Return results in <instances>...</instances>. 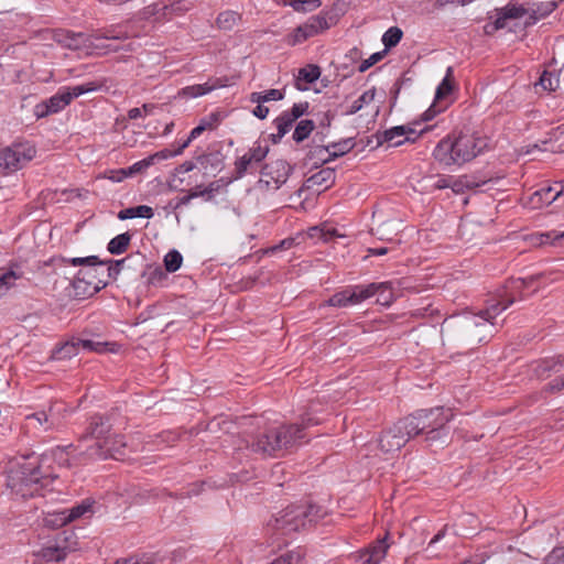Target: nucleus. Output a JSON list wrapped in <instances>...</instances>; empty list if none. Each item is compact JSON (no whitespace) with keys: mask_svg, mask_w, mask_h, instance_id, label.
<instances>
[{"mask_svg":"<svg viewBox=\"0 0 564 564\" xmlns=\"http://www.w3.org/2000/svg\"><path fill=\"white\" fill-rule=\"evenodd\" d=\"M200 121H205L206 130H212L218 122V116L216 113H212L208 118H204Z\"/></svg>","mask_w":564,"mask_h":564,"instance_id":"338daca9","label":"nucleus"},{"mask_svg":"<svg viewBox=\"0 0 564 564\" xmlns=\"http://www.w3.org/2000/svg\"><path fill=\"white\" fill-rule=\"evenodd\" d=\"M386 54V51H382V52H377V53H373L372 55H370L367 59H364L359 66H358V70L360 73H365L366 70H368L371 66H373L375 64H377L378 62H380L383 56Z\"/></svg>","mask_w":564,"mask_h":564,"instance_id":"13d9d810","label":"nucleus"},{"mask_svg":"<svg viewBox=\"0 0 564 564\" xmlns=\"http://www.w3.org/2000/svg\"><path fill=\"white\" fill-rule=\"evenodd\" d=\"M317 508L314 506H291L288 507L283 514L275 520L276 529L283 533L296 532L304 529L317 518Z\"/></svg>","mask_w":564,"mask_h":564,"instance_id":"9d476101","label":"nucleus"},{"mask_svg":"<svg viewBox=\"0 0 564 564\" xmlns=\"http://www.w3.org/2000/svg\"><path fill=\"white\" fill-rule=\"evenodd\" d=\"M308 235L311 238H316L324 242H327L335 237H343L341 235L338 234L336 228L329 227L326 224L312 227L308 231Z\"/></svg>","mask_w":564,"mask_h":564,"instance_id":"72a5a7b5","label":"nucleus"},{"mask_svg":"<svg viewBox=\"0 0 564 564\" xmlns=\"http://www.w3.org/2000/svg\"><path fill=\"white\" fill-rule=\"evenodd\" d=\"M412 438L404 417L384 430L379 440L378 446L384 454L399 452Z\"/></svg>","mask_w":564,"mask_h":564,"instance_id":"ddd939ff","label":"nucleus"},{"mask_svg":"<svg viewBox=\"0 0 564 564\" xmlns=\"http://www.w3.org/2000/svg\"><path fill=\"white\" fill-rule=\"evenodd\" d=\"M294 121L282 112L278 118L274 119V126L278 130L275 134H271L273 143L280 142V140L290 131Z\"/></svg>","mask_w":564,"mask_h":564,"instance_id":"2f4dec72","label":"nucleus"},{"mask_svg":"<svg viewBox=\"0 0 564 564\" xmlns=\"http://www.w3.org/2000/svg\"><path fill=\"white\" fill-rule=\"evenodd\" d=\"M205 130H206L205 121H200V123L191 131L188 138L178 147V149L176 150V153H182L183 150L185 148H187L189 145V143L194 139L199 137Z\"/></svg>","mask_w":564,"mask_h":564,"instance_id":"6e6d98bb","label":"nucleus"},{"mask_svg":"<svg viewBox=\"0 0 564 564\" xmlns=\"http://www.w3.org/2000/svg\"><path fill=\"white\" fill-rule=\"evenodd\" d=\"M336 178L335 170L332 167L322 169L307 178L308 187H322L323 189L329 188Z\"/></svg>","mask_w":564,"mask_h":564,"instance_id":"393cba45","label":"nucleus"},{"mask_svg":"<svg viewBox=\"0 0 564 564\" xmlns=\"http://www.w3.org/2000/svg\"><path fill=\"white\" fill-rule=\"evenodd\" d=\"M326 147L329 148V154L327 155V158H321L322 163H329L335 159L345 155L346 153L352 150L355 143L352 142L351 139H346L339 142L330 143Z\"/></svg>","mask_w":564,"mask_h":564,"instance_id":"bb28decb","label":"nucleus"},{"mask_svg":"<svg viewBox=\"0 0 564 564\" xmlns=\"http://www.w3.org/2000/svg\"><path fill=\"white\" fill-rule=\"evenodd\" d=\"M528 13L529 8H525L523 4L510 2L498 11L494 28L495 30L503 29L506 28V21L508 19H520Z\"/></svg>","mask_w":564,"mask_h":564,"instance_id":"5701e85b","label":"nucleus"},{"mask_svg":"<svg viewBox=\"0 0 564 564\" xmlns=\"http://www.w3.org/2000/svg\"><path fill=\"white\" fill-rule=\"evenodd\" d=\"M198 197V193L196 191H189V193L183 197H180L174 206L175 209H178L181 208L182 206H185L187 204H189V202L193 199V198H196Z\"/></svg>","mask_w":564,"mask_h":564,"instance_id":"e2e57ef3","label":"nucleus"},{"mask_svg":"<svg viewBox=\"0 0 564 564\" xmlns=\"http://www.w3.org/2000/svg\"><path fill=\"white\" fill-rule=\"evenodd\" d=\"M453 89V68L448 67L445 77L436 89L434 102L423 115V119L425 121L431 120L436 113L443 111L447 107L448 104L444 101L452 94Z\"/></svg>","mask_w":564,"mask_h":564,"instance_id":"2eb2a0df","label":"nucleus"},{"mask_svg":"<svg viewBox=\"0 0 564 564\" xmlns=\"http://www.w3.org/2000/svg\"><path fill=\"white\" fill-rule=\"evenodd\" d=\"M178 153H176V151H170L167 149H164V150H161L152 155H149L150 158H153V163L156 161V160H166L169 158H172L174 155H177Z\"/></svg>","mask_w":564,"mask_h":564,"instance_id":"0e129e2a","label":"nucleus"},{"mask_svg":"<svg viewBox=\"0 0 564 564\" xmlns=\"http://www.w3.org/2000/svg\"><path fill=\"white\" fill-rule=\"evenodd\" d=\"M535 281L534 276H529L525 279L522 278H511L507 280L503 286L497 290L496 297L488 301L487 306L485 308V314L494 313L501 314L506 311L510 305H512L518 300H523V291L529 288Z\"/></svg>","mask_w":564,"mask_h":564,"instance_id":"6e6552de","label":"nucleus"},{"mask_svg":"<svg viewBox=\"0 0 564 564\" xmlns=\"http://www.w3.org/2000/svg\"><path fill=\"white\" fill-rule=\"evenodd\" d=\"M14 268H18V264H11L10 269L0 275V295L6 294L15 285V281L22 278V271L15 270Z\"/></svg>","mask_w":564,"mask_h":564,"instance_id":"c756f323","label":"nucleus"},{"mask_svg":"<svg viewBox=\"0 0 564 564\" xmlns=\"http://www.w3.org/2000/svg\"><path fill=\"white\" fill-rule=\"evenodd\" d=\"M415 130L408 126H395L392 127L382 133L378 134V142L380 144L388 142L393 147H399L403 144L405 141L414 142L416 137L412 138L411 134H414Z\"/></svg>","mask_w":564,"mask_h":564,"instance_id":"f3484780","label":"nucleus"},{"mask_svg":"<svg viewBox=\"0 0 564 564\" xmlns=\"http://www.w3.org/2000/svg\"><path fill=\"white\" fill-rule=\"evenodd\" d=\"M73 549L67 545V538H64L62 541H56L53 545L43 546L37 553L36 556L43 562H61L64 561L67 554Z\"/></svg>","mask_w":564,"mask_h":564,"instance_id":"6ab92c4d","label":"nucleus"},{"mask_svg":"<svg viewBox=\"0 0 564 564\" xmlns=\"http://www.w3.org/2000/svg\"><path fill=\"white\" fill-rule=\"evenodd\" d=\"M552 186L543 187L532 193L528 199V205L533 209H539L544 206H549L554 203L560 196L564 195V181L561 182V189L557 191L553 196Z\"/></svg>","mask_w":564,"mask_h":564,"instance_id":"aec40b11","label":"nucleus"},{"mask_svg":"<svg viewBox=\"0 0 564 564\" xmlns=\"http://www.w3.org/2000/svg\"><path fill=\"white\" fill-rule=\"evenodd\" d=\"M77 345H80V349L95 351V352H104L107 350V346L109 343L96 341L93 339H80L79 341H75Z\"/></svg>","mask_w":564,"mask_h":564,"instance_id":"09e8293b","label":"nucleus"},{"mask_svg":"<svg viewBox=\"0 0 564 564\" xmlns=\"http://www.w3.org/2000/svg\"><path fill=\"white\" fill-rule=\"evenodd\" d=\"M446 532H447V525H444L433 538L432 540L430 541L427 547H431L432 545H434L435 543H437L438 541H441L445 535H446Z\"/></svg>","mask_w":564,"mask_h":564,"instance_id":"774afa93","label":"nucleus"},{"mask_svg":"<svg viewBox=\"0 0 564 564\" xmlns=\"http://www.w3.org/2000/svg\"><path fill=\"white\" fill-rule=\"evenodd\" d=\"M314 128H315V123L313 120H310V119L301 120L296 124L295 130L293 132V140L296 143L303 142L305 139H307L310 137V134L312 133Z\"/></svg>","mask_w":564,"mask_h":564,"instance_id":"e433bc0d","label":"nucleus"},{"mask_svg":"<svg viewBox=\"0 0 564 564\" xmlns=\"http://www.w3.org/2000/svg\"><path fill=\"white\" fill-rule=\"evenodd\" d=\"M376 96V88L365 91L358 99H356L346 111L347 115H354L361 110L366 105H369L373 101Z\"/></svg>","mask_w":564,"mask_h":564,"instance_id":"a19ab883","label":"nucleus"},{"mask_svg":"<svg viewBox=\"0 0 564 564\" xmlns=\"http://www.w3.org/2000/svg\"><path fill=\"white\" fill-rule=\"evenodd\" d=\"M124 261H126V259L104 261L105 262L104 265L109 264V267L107 269L108 276L116 278L120 273L121 265L124 263Z\"/></svg>","mask_w":564,"mask_h":564,"instance_id":"052dcab7","label":"nucleus"},{"mask_svg":"<svg viewBox=\"0 0 564 564\" xmlns=\"http://www.w3.org/2000/svg\"><path fill=\"white\" fill-rule=\"evenodd\" d=\"M240 20L241 15L238 12L228 10L218 14L216 23L219 29L230 31Z\"/></svg>","mask_w":564,"mask_h":564,"instance_id":"f704fd0d","label":"nucleus"},{"mask_svg":"<svg viewBox=\"0 0 564 564\" xmlns=\"http://www.w3.org/2000/svg\"><path fill=\"white\" fill-rule=\"evenodd\" d=\"M291 170L284 160L269 162L261 170L260 183L268 189H278L288 181Z\"/></svg>","mask_w":564,"mask_h":564,"instance_id":"4468645a","label":"nucleus"},{"mask_svg":"<svg viewBox=\"0 0 564 564\" xmlns=\"http://www.w3.org/2000/svg\"><path fill=\"white\" fill-rule=\"evenodd\" d=\"M228 79L227 78H214L209 79L205 84H196L186 86L181 90V95L188 97V98H196L199 96H204L216 88L225 87L227 86Z\"/></svg>","mask_w":564,"mask_h":564,"instance_id":"4be33fe9","label":"nucleus"},{"mask_svg":"<svg viewBox=\"0 0 564 564\" xmlns=\"http://www.w3.org/2000/svg\"><path fill=\"white\" fill-rule=\"evenodd\" d=\"M564 371V356H555L539 360L533 366V373L536 378L545 380L552 375L556 377Z\"/></svg>","mask_w":564,"mask_h":564,"instance_id":"a211bd4d","label":"nucleus"},{"mask_svg":"<svg viewBox=\"0 0 564 564\" xmlns=\"http://www.w3.org/2000/svg\"><path fill=\"white\" fill-rule=\"evenodd\" d=\"M311 37L312 36L308 35V32L306 31L305 26L303 24H300L285 36L284 41L288 45L295 46L304 43Z\"/></svg>","mask_w":564,"mask_h":564,"instance_id":"ea45409f","label":"nucleus"},{"mask_svg":"<svg viewBox=\"0 0 564 564\" xmlns=\"http://www.w3.org/2000/svg\"><path fill=\"white\" fill-rule=\"evenodd\" d=\"M183 262V257L177 250L169 251L164 257V268L167 272L177 271Z\"/></svg>","mask_w":564,"mask_h":564,"instance_id":"a18cd8bd","label":"nucleus"},{"mask_svg":"<svg viewBox=\"0 0 564 564\" xmlns=\"http://www.w3.org/2000/svg\"><path fill=\"white\" fill-rule=\"evenodd\" d=\"M306 31L308 32V35L312 37L327 31L330 28V23L328 21V14L327 13H319L316 15L310 17L306 22L303 23Z\"/></svg>","mask_w":564,"mask_h":564,"instance_id":"a878e982","label":"nucleus"},{"mask_svg":"<svg viewBox=\"0 0 564 564\" xmlns=\"http://www.w3.org/2000/svg\"><path fill=\"white\" fill-rule=\"evenodd\" d=\"M403 36V32L398 26H391L382 35V43L384 45V51H388L401 41Z\"/></svg>","mask_w":564,"mask_h":564,"instance_id":"79ce46f5","label":"nucleus"},{"mask_svg":"<svg viewBox=\"0 0 564 564\" xmlns=\"http://www.w3.org/2000/svg\"><path fill=\"white\" fill-rule=\"evenodd\" d=\"M269 153L268 145L256 142L250 150L235 162L236 177H242L252 163H260Z\"/></svg>","mask_w":564,"mask_h":564,"instance_id":"dca6fc26","label":"nucleus"},{"mask_svg":"<svg viewBox=\"0 0 564 564\" xmlns=\"http://www.w3.org/2000/svg\"><path fill=\"white\" fill-rule=\"evenodd\" d=\"M488 147V140L476 133L459 131L442 139L433 151L434 159L445 165H462L474 160Z\"/></svg>","mask_w":564,"mask_h":564,"instance_id":"f03ea898","label":"nucleus"},{"mask_svg":"<svg viewBox=\"0 0 564 564\" xmlns=\"http://www.w3.org/2000/svg\"><path fill=\"white\" fill-rule=\"evenodd\" d=\"M98 275L97 267L79 270L72 283L73 296L76 300H85L104 289L107 282Z\"/></svg>","mask_w":564,"mask_h":564,"instance_id":"9b49d317","label":"nucleus"},{"mask_svg":"<svg viewBox=\"0 0 564 564\" xmlns=\"http://www.w3.org/2000/svg\"><path fill=\"white\" fill-rule=\"evenodd\" d=\"M153 215H154V212H153L152 207L147 206V205H138L134 207L121 209L118 213V218L120 220H126V219L135 218V217H142V218L150 219L153 217Z\"/></svg>","mask_w":564,"mask_h":564,"instance_id":"c85d7f7f","label":"nucleus"},{"mask_svg":"<svg viewBox=\"0 0 564 564\" xmlns=\"http://www.w3.org/2000/svg\"><path fill=\"white\" fill-rule=\"evenodd\" d=\"M381 285L367 284V285H352L335 293L327 301L328 306L347 307L349 305L359 304L372 296Z\"/></svg>","mask_w":564,"mask_h":564,"instance_id":"f8f14e48","label":"nucleus"},{"mask_svg":"<svg viewBox=\"0 0 564 564\" xmlns=\"http://www.w3.org/2000/svg\"><path fill=\"white\" fill-rule=\"evenodd\" d=\"M284 98V94L279 89H269L263 93H252L250 95V101L253 104H263L267 101H279Z\"/></svg>","mask_w":564,"mask_h":564,"instance_id":"58836bf2","label":"nucleus"},{"mask_svg":"<svg viewBox=\"0 0 564 564\" xmlns=\"http://www.w3.org/2000/svg\"><path fill=\"white\" fill-rule=\"evenodd\" d=\"M94 440V444L88 445L83 453L88 459H122L126 455L127 444L124 437L111 433V425L100 415L90 417L89 425L82 440Z\"/></svg>","mask_w":564,"mask_h":564,"instance_id":"7ed1b4c3","label":"nucleus"},{"mask_svg":"<svg viewBox=\"0 0 564 564\" xmlns=\"http://www.w3.org/2000/svg\"><path fill=\"white\" fill-rule=\"evenodd\" d=\"M283 6L293 8L296 12H312L322 6L321 0H283Z\"/></svg>","mask_w":564,"mask_h":564,"instance_id":"c9c22d12","label":"nucleus"},{"mask_svg":"<svg viewBox=\"0 0 564 564\" xmlns=\"http://www.w3.org/2000/svg\"><path fill=\"white\" fill-rule=\"evenodd\" d=\"M452 414L444 408L420 410L414 414L404 417L411 436L425 434L427 441H436L444 433L446 424L451 421Z\"/></svg>","mask_w":564,"mask_h":564,"instance_id":"39448f33","label":"nucleus"},{"mask_svg":"<svg viewBox=\"0 0 564 564\" xmlns=\"http://www.w3.org/2000/svg\"><path fill=\"white\" fill-rule=\"evenodd\" d=\"M388 547L386 538L377 540L359 552V558L364 564H379L384 558Z\"/></svg>","mask_w":564,"mask_h":564,"instance_id":"412c9836","label":"nucleus"},{"mask_svg":"<svg viewBox=\"0 0 564 564\" xmlns=\"http://www.w3.org/2000/svg\"><path fill=\"white\" fill-rule=\"evenodd\" d=\"M329 154V148L323 144H315L311 147L306 154V159L314 164H323L321 158H327Z\"/></svg>","mask_w":564,"mask_h":564,"instance_id":"49530a36","label":"nucleus"},{"mask_svg":"<svg viewBox=\"0 0 564 564\" xmlns=\"http://www.w3.org/2000/svg\"><path fill=\"white\" fill-rule=\"evenodd\" d=\"M484 184H486V181L477 182L471 176H463L458 181H456L452 187H453L454 192H460V191H463V188L471 189V188L479 187Z\"/></svg>","mask_w":564,"mask_h":564,"instance_id":"8fccbe9b","label":"nucleus"},{"mask_svg":"<svg viewBox=\"0 0 564 564\" xmlns=\"http://www.w3.org/2000/svg\"><path fill=\"white\" fill-rule=\"evenodd\" d=\"M321 76V68L317 65H306L305 67L300 68L297 75V82L303 80L306 84H313Z\"/></svg>","mask_w":564,"mask_h":564,"instance_id":"37998d69","label":"nucleus"},{"mask_svg":"<svg viewBox=\"0 0 564 564\" xmlns=\"http://www.w3.org/2000/svg\"><path fill=\"white\" fill-rule=\"evenodd\" d=\"M494 311L487 315L485 308L478 314L464 316L457 321H445L446 328L454 332L466 344L476 345L488 340L495 329L494 319L498 316Z\"/></svg>","mask_w":564,"mask_h":564,"instance_id":"20e7f679","label":"nucleus"},{"mask_svg":"<svg viewBox=\"0 0 564 564\" xmlns=\"http://www.w3.org/2000/svg\"><path fill=\"white\" fill-rule=\"evenodd\" d=\"M376 285H381L376 292L375 295L378 294L379 299L378 302L384 305H389L393 301V294L391 291V286L389 282H379L375 283Z\"/></svg>","mask_w":564,"mask_h":564,"instance_id":"3c124183","label":"nucleus"},{"mask_svg":"<svg viewBox=\"0 0 564 564\" xmlns=\"http://www.w3.org/2000/svg\"><path fill=\"white\" fill-rule=\"evenodd\" d=\"M151 165H153V158L148 156V158H145V159H143L141 161L135 162L134 164H132L128 169L118 170L116 172L118 174V176L117 177L112 176L111 178L117 181V182H120V181H122L123 178H126L128 176H132V175H134L137 173H140V172L147 170Z\"/></svg>","mask_w":564,"mask_h":564,"instance_id":"cd10ccee","label":"nucleus"},{"mask_svg":"<svg viewBox=\"0 0 564 564\" xmlns=\"http://www.w3.org/2000/svg\"><path fill=\"white\" fill-rule=\"evenodd\" d=\"M36 155V149L30 142H14L0 150V172L12 173L23 169Z\"/></svg>","mask_w":564,"mask_h":564,"instance_id":"1a4fd4ad","label":"nucleus"},{"mask_svg":"<svg viewBox=\"0 0 564 564\" xmlns=\"http://www.w3.org/2000/svg\"><path fill=\"white\" fill-rule=\"evenodd\" d=\"M131 241V235L123 232L112 238L107 246V250L111 254H121L126 252Z\"/></svg>","mask_w":564,"mask_h":564,"instance_id":"473e14b6","label":"nucleus"},{"mask_svg":"<svg viewBox=\"0 0 564 564\" xmlns=\"http://www.w3.org/2000/svg\"><path fill=\"white\" fill-rule=\"evenodd\" d=\"M252 113L259 119H265L269 113V108L263 106L262 104H258L253 109Z\"/></svg>","mask_w":564,"mask_h":564,"instance_id":"69168bd1","label":"nucleus"},{"mask_svg":"<svg viewBox=\"0 0 564 564\" xmlns=\"http://www.w3.org/2000/svg\"><path fill=\"white\" fill-rule=\"evenodd\" d=\"M75 341H79V338H72L70 340L55 348L53 352V358L68 359L72 358L73 356H76L80 350V345H77Z\"/></svg>","mask_w":564,"mask_h":564,"instance_id":"7c9ffc66","label":"nucleus"},{"mask_svg":"<svg viewBox=\"0 0 564 564\" xmlns=\"http://www.w3.org/2000/svg\"><path fill=\"white\" fill-rule=\"evenodd\" d=\"M539 85L543 90L555 91L560 85V79L552 73L544 70L540 77Z\"/></svg>","mask_w":564,"mask_h":564,"instance_id":"de8ad7c7","label":"nucleus"},{"mask_svg":"<svg viewBox=\"0 0 564 564\" xmlns=\"http://www.w3.org/2000/svg\"><path fill=\"white\" fill-rule=\"evenodd\" d=\"M147 275V282L150 285H161L167 278L166 273L161 267H155L151 269L148 273H144Z\"/></svg>","mask_w":564,"mask_h":564,"instance_id":"603ef678","label":"nucleus"},{"mask_svg":"<svg viewBox=\"0 0 564 564\" xmlns=\"http://www.w3.org/2000/svg\"><path fill=\"white\" fill-rule=\"evenodd\" d=\"M97 88L98 85L94 82H88L73 87H63L48 99L37 104L34 108V115L36 118H45L50 115L57 113L68 106L74 98L94 91Z\"/></svg>","mask_w":564,"mask_h":564,"instance_id":"0eeeda50","label":"nucleus"},{"mask_svg":"<svg viewBox=\"0 0 564 564\" xmlns=\"http://www.w3.org/2000/svg\"><path fill=\"white\" fill-rule=\"evenodd\" d=\"M63 263L65 264H72V265H75V267H78V265H84L85 268H90V267H98V265H104V261L99 260L98 257L96 256H89V257H85V258H70V259H65L63 258L61 260Z\"/></svg>","mask_w":564,"mask_h":564,"instance_id":"c03bdc74","label":"nucleus"},{"mask_svg":"<svg viewBox=\"0 0 564 564\" xmlns=\"http://www.w3.org/2000/svg\"><path fill=\"white\" fill-rule=\"evenodd\" d=\"M314 424H317V421L307 417L302 419L301 424L268 429L246 438V447L261 455L282 456L289 448L302 444L306 436L304 430Z\"/></svg>","mask_w":564,"mask_h":564,"instance_id":"f257e3e1","label":"nucleus"},{"mask_svg":"<svg viewBox=\"0 0 564 564\" xmlns=\"http://www.w3.org/2000/svg\"><path fill=\"white\" fill-rule=\"evenodd\" d=\"M557 8V2L555 1H545L534 4L533 8H529L528 19L524 22V25L532 26L539 20L549 17L555 9Z\"/></svg>","mask_w":564,"mask_h":564,"instance_id":"b1692460","label":"nucleus"},{"mask_svg":"<svg viewBox=\"0 0 564 564\" xmlns=\"http://www.w3.org/2000/svg\"><path fill=\"white\" fill-rule=\"evenodd\" d=\"M26 420H35L40 425L48 422L53 425V406L50 408L48 413L45 411L36 412L28 415Z\"/></svg>","mask_w":564,"mask_h":564,"instance_id":"bf43d9fd","label":"nucleus"},{"mask_svg":"<svg viewBox=\"0 0 564 564\" xmlns=\"http://www.w3.org/2000/svg\"><path fill=\"white\" fill-rule=\"evenodd\" d=\"M44 476L36 460H26L11 469L8 486L23 498L33 497L40 491Z\"/></svg>","mask_w":564,"mask_h":564,"instance_id":"423d86ee","label":"nucleus"},{"mask_svg":"<svg viewBox=\"0 0 564 564\" xmlns=\"http://www.w3.org/2000/svg\"><path fill=\"white\" fill-rule=\"evenodd\" d=\"M91 505L88 501H83L82 503L70 508L65 509L67 517L69 518V522H73L76 519H79L85 513L90 511Z\"/></svg>","mask_w":564,"mask_h":564,"instance_id":"864d4df0","label":"nucleus"},{"mask_svg":"<svg viewBox=\"0 0 564 564\" xmlns=\"http://www.w3.org/2000/svg\"><path fill=\"white\" fill-rule=\"evenodd\" d=\"M44 523L46 527L52 529H58L61 527L66 525L69 522V518L67 517V513L64 510L50 512L44 518Z\"/></svg>","mask_w":564,"mask_h":564,"instance_id":"4c0bfd02","label":"nucleus"},{"mask_svg":"<svg viewBox=\"0 0 564 564\" xmlns=\"http://www.w3.org/2000/svg\"><path fill=\"white\" fill-rule=\"evenodd\" d=\"M116 564H153L150 556L143 555L141 557H129L124 560H118Z\"/></svg>","mask_w":564,"mask_h":564,"instance_id":"680f3d73","label":"nucleus"},{"mask_svg":"<svg viewBox=\"0 0 564 564\" xmlns=\"http://www.w3.org/2000/svg\"><path fill=\"white\" fill-rule=\"evenodd\" d=\"M308 110V102H297L294 104L290 111H284L286 116H289L290 119H292L294 122L305 115Z\"/></svg>","mask_w":564,"mask_h":564,"instance_id":"4d7b16f0","label":"nucleus"},{"mask_svg":"<svg viewBox=\"0 0 564 564\" xmlns=\"http://www.w3.org/2000/svg\"><path fill=\"white\" fill-rule=\"evenodd\" d=\"M564 390V372L555 377L547 384L544 386L543 392L547 393H560Z\"/></svg>","mask_w":564,"mask_h":564,"instance_id":"5fc2aeb1","label":"nucleus"}]
</instances>
